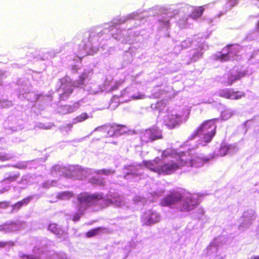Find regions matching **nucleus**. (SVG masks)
<instances>
[{
  "instance_id": "nucleus-38",
  "label": "nucleus",
  "mask_w": 259,
  "mask_h": 259,
  "mask_svg": "<svg viewBox=\"0 0 259 259\" xmlns=\"http://www.w3.org/2000/svg\"><path fill=\"white\" fill-rule=\"evenodd\" d=\"M230 46H231V45H228V46H227V48H229V47H230Z\"/></svg>"
},
{
  "instance_id": "nucleus-7",
  "label": "nucleus",
  "mask_w": 259,
  "mask_h": 259,
  "mask_svg": "<svg viewBox=\"0 0 259 259\" xmlns=\"http://www.w3.org/2000/svg\"><path fill=\"white\" fill-rule=\"evenodd\" d=\"M161 163V159L156 157L152 160H144L142 164L150 170L159 174Z\"/></svg>"
},
{
  "instance_id": "nucleus-18",
  "label": "nucleus",
  "mask_w": 259,
  "mask_h": 259,
  "mask_svg": "<svg viewBox=\"0 0 259 259\" xmlns=\"http://www.w3.org/2000/svg\"><path fill=\"white\" fill-rule=\"evenodd\" d=\"M49 230L53 233L56 235H59L61 233V230L58 225L56 223H51L49 225Z\"/></svg>"
},
{
  "instance_id": "nucleus-35",
  "label": "nucleus",
  "mask_w": 259,
  "mask_h": 259,
  "mask_svg": "<svg viewBox=\"0 0 259 259\" xmlns=\"http://www.w3.org/2000/svg\"><path fill=\"white\" fill-rule=\"evenodd\" d=\"M251 259H259V255L252 256Z\"/></svg>"
},
{
  "instance_id": "nucleus-5",
  "label": "nucleus",
  "mask_w": 259,
  "mask_h": 259,
  "mask_svg": "<svg viewBox=\"0 0 259 259\" xmlns=\"http://www.w3.org/2000/svg\"><path fill=\"white\" fill-rule=\"evenodd\" d=\"M184 195V202L182 204L180 210L182 211H188L193 209L198 204L197 201L193 197L190 193H186Z\"/></svg>"
},
{
  "instance_id": "nucleus-30",
  "label": "nucleus",
  "mask_w": 259,
  "mask_h": 259,
  "mask_svg": "<svg viewBox=\"0 0 259 259\" xmlns=\"http://www.w3.org/2000/svg\"><path fill=\"white\" fill-rule=\"evenodd\" d=\"M92 183H97L101 186H103L105 185V182L103 180H99L98 179H95L94 178L92 179Z\"/></svg>"
},
{
  "instance_id": "nucleus-24",
  "label": "nucleus",
  "mask_w": 259,
  "mask_h": 259,
  "mask_svg": "<svg viewBox=\"0 0 259 259\" xmlns=\"http://www.w3.org/2000/svg\"><path fill=\"white\" fill-rule=\"evenodd\" d=\"M115 172L114 170H112L111 169H102L98 170L96 172L98 175H109L110 174H113Z\"/></svg>"
},
{
  "instance_id": "nucleus-27",
  "label": "nucleus",
  "mask_w": 259,
  "mask_h": 259,
  "mask_svg": "<svg viewBox=\"0 0 259 259\" xmlns=\"http://www.w3.org/2000/svg\"><path fill=\"white\" fill-rule=\"evenodd\" d=\"M73 92L72 89H68L64 92V93L61 95V97H67L69 96Z\"/></svg>"
},
{
  "instance_id": "nucleus-14",
  "label": "nucleus",
  "mask_w": 259,
  "mask_h": 259,
  "mask_svg": "<svg viewBox=\"0 0 259 259\" xmlns=\"http://www.w3.org/2000/svg\"><path fill=\"white\" fill-rule=\"evenodd\" d=\"M204 10L205 8L203 6L195 7L192 12L191 17L194 19L198 18L202 15Z\"/></svg>"
},
{
  "instance_id": "nucleus-13",
  "label": "nucleus",
  "mask_w": 259,
  "mask_h": 259,
  "mask_svg": "<svg viewBox=\"0 0 259 259\" xmlns=\"http://www.w3.org/2000/svg\"><path fill=\"white\" fill-rule=\"evenodd\" d=\"M30 200V197H26L23 199L22 200L16 202L12 205L13 209L16 210H19L23 205H27L29 203Z\"/></svg>"
},
{
  "instance_id": "nucleus-10",
  "label": "nucleus",
  "mask_w": 259,
  "mask_h": 259,
  "mask_svg": "<svg viewBox=\"0 0 259 259\" xmlns=\"http://www.w3.org/2000/svg\"><path fill=\"white\" fill-rule=\"evenodd\" d=\"M144 219L148 224H154L159 221V216L155 212L149 211L145 214Z\"/></svg>"
},
{
  "instance_id": "nucleus-37",
  "label": "nucleus",
  "mask_w": 259,
  "mask_h": 259,
  "mask_svg": "<svg viewBox=\"0 0 259 259\" xmlns=\"http://www.w3.org/2000/svg\"><path fill=\"white\" fill-rule=\"evenodd\" d=\"M80 78H81V80H82L84 79V78H83V77H82V76H80Z\"/></svg>"
},
{
  "instance_id": "nucleus-23",
  "label": "nucleus",
  "mask_w": 259,
  "mask_h": 259,
  "mask_svg": "<svg viewBox=\"0 0 259 259\" xmlns=\"http://www.w3.org/2000/svg\"><path fill=\"white\" fill-rule=\"evenodd\" d=\"M12 157V156L10 153L5 152H0V160L7 161L9 160Z\"/></svg>"
},
{
  "instance_id": "nucleus-31",
  "label": "nucleus",
  "mask_w": 259,
  "mask_h": 259,
  "mask_svg": "<svg viewBox=\"0 0 259 259\" xmlns=\"http://www.w3.org/2000/svg\"><path fill=\"white\" fill-rule=\"evenodd\" d=\"M79 218H80L78 214H76V215L74 216V217L73 218V221L76 222V221L79 220Z\"/></svg>"
},
{
  "instance_id": "nucleus-34",
  "label": "nucleus",
  "mask_w": 259,
  "mask_h": 259,
  "mask_svg": "<svg viewBox=\"0 0 259 259\" xmlns=\"http://www.w3.org/2000/svg\"><path fill=\"white\" fill-rule=\"evenodd\" d=\"M5 230V227L4 225H0V231H3Z\"/></svg>"
},
{
  "instance_id": "nucleus-15",
  "label": "nucleus",
  "mask_w": 259,
  "mask_h": 259,
  "mask_svg": "<svg viewBox=\"0 0 259 259\" xmlns=\"http://www.w3.org/2000/svg\"><path fill=\"white\" fill-rule=\"evenodd\" d=\"M125 126L121 124H113L109 126V130L108 131V134L110 136H113L117 132H119L122 128L124 127Z\"/></svg>"
},
{
  "instance_id": "nucleus-2",
  "label": "nucleus",
  "mask_w": 259,
  "mask_h": 259,
  "mask_svg": "<svg viewBox=\"0 0 259 259\" xmlns=\"http://www.w3.org/2000/svg\"><path fill=\"white\" fill-rule=\"evenodd\" d=\"M184 195L180 192L173 190L161 200V205L163 206H169L175 204L181 200Z\"/></svg>"
},
{
  "instance_id": "nucleus-16",
  "label": "nucleus",
  "mask_w": 259,
  "mask_h": 259,
  "mask_svg": "<svg viewBox=\"0 0 259 259\" xmlns=\"http://www.w3.org/2000/svg\"><path fill=\"white\" fill-rule=\"evenodd\" d=\"M203 141L205 144L209 143L215 136L216 131H210L206 133H203Z\"/></svg>"
},
{
  "instance_id": "nucleus-29",
  "label": "nucleus",
  "mask_w": 259,
  "mask_h": 259,
  "mask_svg": "<svg viewBox=\"0 0 259 259\" xmlns=\"http://www.w3.org/2000/svg\"><path fill=\"white\" fill-rule=\"evenodd\" d=\"M20 257L23 259H38L32 255L25 254H21Z\"/></svg>"
},
{
  "instance_id": "nucleus-19",
  "label": "nucleus",
  "mask_w": 259,
  "mask_h": 259,
  "mask_svg": "<svg viewBox=\"0 0 259 259\" xmlns=\"http://www.w3.org/2000/svg\"><path fill=\"white\" fill-rule=\"evenodd\" d=\"M73 196V193L70 191L62 192L58 194V198L61 199H69Z\"/></svg>"
},
{
  "instance_id": "nucleus-20",
  "label": "nucleus",
  "mask_w": 259,
  "mask_h": 259,
  "mask_svg": "<svg viewBox=\"0 0 259 259\" xmlns=\"http://www.w3.org/2000/svg\"><path fill=\"white\" fill-rule=\"evenodd\" d=\"M231 93V89H225L221 90L219 91V95L220 97L227 99H230Z\"/></svg>"
},
{
  "instance_id": "nucleus-3",
  "label": "nucleus",
  "mask_w": 259,
  "mask_h": 259,
  "mask_svg": "<svg viewBox=\"0 0 259 259\" xmlns=\"http://www.w3.org/2000/svg\"><path fill=\"white\" fill-rule=\"evenodd\" d=\"M162 138L161 131L155 127L147 129L142 136L143 141L147 143L162 139Z\"/></svg>"
},
{
  "instance_id": "nucleus-22",
  "label": "nucleus",
  "mask_w": 259,
  "mask_h": 259,
  "mask_svg": "<svg viewBox=\"0 0 259 259\" xmlns=\"http://www.w3.org/2000/svg\"><path fill=\"white\" fill-rule=\"evenodd\" d=\"M230 146L225 144H223L221 145L219 149V154L221 156H225L229 150L230 149Z\"/></svg>"
},
{
  "instance_id": "nucleus-21",
  "label": "nucleus",
  "mask_w": 259,
  "mask_h": 259,
  "mask_svg": "<svg viewBox=\"0 0 259 259\" xmlns=\"http://www.w3.org/2000/svg\"><path fill=\"white\" fill-rule=\"evenodd\" d=\"M89 116L87 113H82L80 115L76 116L74 119V123L81 122L89 118Z\"/></svg>"
},
{
  "instance_id": "nucleus-32",
  "label": "nucleus",
  "mask_w": 259,
  "mask_h": 259,
  "mask_svg": "<svg viewBox=\"0 0 259 259\" xmlns=\"http://www.w3.org/2000/svg\"><path fill=\"white\" fill-rule=\"evenodd\" d=\"M212 158H213V156L212 155L208 158H203L202 160L204 162H207V161H209L210 159H212Z\"/></svg>"
},
{
  "instance_id": "nucleus-28",
  "label": "nucleus",
  "mask_w": 259,
  "mask_h": 259,
  "mask_svg": "<svg viewBox=\"0 0 259 259\" xmlns=\"http://www.w3.org/2000/svg\"><path fill=\"white\" fill-rule=\"evenodd\" d=\"M10 206V203L8 201H1L0 202V208H7Z\"/></svg>"
},
{
  "instance_id": "nucleus-33",
  "label": "nucleus",
  "mask_w": 259,
  "mask_h": 259,
  "mask_svg": "<svg viewBox=\"0 0 259 259\" xmlns=\"http://www.w3.org/2000/svg\"><path fill=\"white\" fill-rule=\"evenodd\" d=\"M157 105H161V106H165V104L162 101H160V102H157Z\"/></svg>"
},
{
  "instance_id": "nucleus-11",
  "label": "nucleus",
  "mask_w": 259,
  "mask_h": 259,
  "mask_svg": "<svg viewBox=\"0 0 259 259\" xmlns=\"http://www.w3.org/2000/svg\"><path fill=\"white\" fill-rule=\"evenodd\" d=\"M107 231V229L103 227H99L90 230L85 233V236L88 238L94 237L99 234L100 232Z\"/></svg>"
},
{
  "instance_id": "nucleus-26",
  "label": "nucleus",
  "mask_w": 259,
  "mask_h": 259,
  "mask_svg": "<svg viewBox=\"0 0 259 259\" xmlns=\"http://www.w3.org/2000/svg\"><path fill=\"white\" fill-rule=\"evenodd\" d=\"M228 54H229V52H228L226 54H222L220 56H218V58L219 60H220L221 61H228L230 59V57H229Z\"/></svg>"
},
{
  "instance_id": "nucleus-1",
  "label": "nucleus",
  "mask_w": 259,
  "mask_h": 259,
  "mask_svg": "<svg viewBox=\"0 0 259 259\" xmlns=\"http://www.w3.org/2000/svg\"><path fill=\"white\" fill-rule=\"evenodd\" d=\"M102 194H90L88 192H82L77 195V200L80 207L84 206L87 208L95 204L98 200L102 199Z\"/></svg>"
},
{
  "instance_id": "nucleus-40",
  "label": "nucleus",
  "mask_w": 259,
  "mask_h": 259,
  "mask_svg": "<svg viewBox=\"0 0 259 259\" xmlns=\"http://www.w3.org/2000/svg\"><path fill=\"white\" fill-rule=\"evenodd\" d=\"M202 55V54L201 53L200 54V56H201Z\"/></svg>"
},
{
  "instance_id": "nucleus-6",
  "label": "nucleus",
  "mask_w": 259,
  "mask_h": 259,
  "mask_svg": "<svg viewBox=\"0 0 259 259\" xmlns=\"http://www.w3.org/2000/svg\"><path fill=\"white\" fill-rule=\"evenodd\" d=\"M180 168L179 165L174 162H169L160 164L159 175H169Z\"/></svg>"
},
{
  "instance_id": "nucleus-25",
  "label": "nucleus",
  "mask_w": 259,
  "mask_h": 259,
  "mask_svg": "<svg viewBox=\"0 0 259 259\" xmlns=\"http://www.w3.org/2000/svg\"><path fill=\"white\" fill-rule=\"evenodd\" d=\"M15 244V243L13 241H10L8 242L0 241V248H4L7 245L10 246H14Z\"/></svg>"
},
{
  "instance_id": "nucleus-12",
  "label": "nucleus",
  "mask_w": 259,
  "mask_h": 259,
  "mask_svg": "<svg viewBox=\"0 0 259 259\" xmlns=\"http://www.w3.org/2000/svg\"><path fill=\"white\" fill-rule=\"evenodd\" d=\"M20 174L18 171L11 172L7 177L4 178V182H13L19 178Z\"/></svg>"
},
{
  "instance_id": "nucleus-36",
  "label": "nucleus",
  "mask_w": 259,
  "mask_h": 259,
  "mask_svg": "<svg viewBox=\"0 0 259 259\" xmlns=\"http://www.w3.org/2000/svg\"><path fill=\"white\" fill-rule=\"evenodd\" d=\"M256 27L257 29H259V21L257 22L256 24Z\"/></svg>"
},
{
  "instance_id": "nucleus-4",
  "label": "nucleus",
  "mask_w": 259,
  "mask_h": 259,
  "mask_svg": "<svg viewBox=\"0 0 259 259\" xmlns=\"http://www.w3.org/2000/svg\"><path fill=\"white\" fill-rule=\"evenodd\" d=\"M217 125L214 120H206L201 123L194 132L192 135L193 138L198 135L210 131H216Z\"/></svg>"
},
{
  "instance_id": "nucleus-9",
  "label": "nucleus",
  "mask_w": 259,
  "mask_h": 259,
  "mask_svg": "<svg viewBox=\"0 0 259 259\" xmlns=\"http://www.w3.org/2000/svg\"><path fill=\"white\" fill-rule=\"evenodd\" d=\"M244 76L243 72H236L235 73H231L227 75L228 79L225 81L226 85H231L235 81L240 79Z\"/></svg>"
},
{
  "instance_id": "nucleus-39",
  "label": "nucleus",
  "mask_w": 259,
  "mask_h": 259,
  "mask_svg": "<svg viewBox=\"0 0 259 259\" xmlns=\"http://www.w3.org/2000/svg\"><path fill=\"white\" fill-rule=\"evenodd\" d=\"M140 98V97H136L135 99H139Z\"/></svg>"
},
{
  "instance_id": "nucleus-8",
  "label": "nucleus",
  "mask_w": 259,
  "mask_h": 259,
  "mask_svg": "<svg viewBox=\"0 0 259 259\" xmlns=\"http://www.w3.org/2000/svg\"><path fill=\"white\" fill-rule=\"evenodd\" d=\"M180 116L171 114L169 115L167 119L165 120V124L168 128L171 130L178 126L179 123Z\"/></svg>"
},
{
  "instance_id": "nucleus-17",
  "label": "nucleus",
  "mask_w": 259,
  "mask_h": 259,
  "mask_svg": "<svg viewBox=\"0 0 259 259\" xmlns=\"http://www.w3.org/2000/svg\"><path fill=\"white\" fill-rule=\"evenodd\" d=\"M245 93L243 92L239 91H235L233 89H231L230 93V100H239L245 96Z\"/></svg>"
}]
</instances>
